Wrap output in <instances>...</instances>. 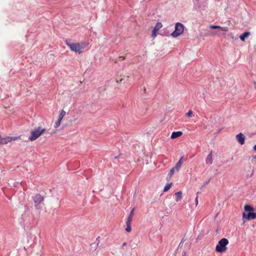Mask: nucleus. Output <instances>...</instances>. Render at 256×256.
<instances>
[{
  "instance_id": "obj_12",
  "label": "nucleus",
  "mask_w": 256,
  "mask_h": 256,
  "mask_svg": "<svg viewBox=\"0 0 256 256\" xmlns=\"http://www.w3.org/2000/svg\"><path fill=\"white\" fill-rule=\"evenodd\" d=\"M182 134V132L181 131L174 132L172 134L170 138L172 139L176 138Z\"/></svg>"
},
{
  "instance_id": "obj_15",
  "label": "nucleus",
  "mask_w": 256,
  "mask_h": 256,
  "mask_svg": "<svg viewBox=\"0 0 256 256\" xmlns=\"http://www.w3.org/2000/svg\"><path fill=\"white\" fill-rule=\"evenodd\" d=\"M176 196V202H179L180 201L182 198V192L181 191H180L178 192H177L175 194Z\"/></svg>"
},
{
  "instance_id": "obj_10",
  "label": "nucleus",
  "mask_w": 256,
  "mask_h": 256,
  "mask_svg": "<svg viewBox=\"0 0 256 256\" xmlns=\"http://www.w3.org/2000/svg\"><path fill=\"white\" fill-rule=\"evenodd\" d=\"M206 162L208 165H210L213 162L212 158V152H210V154L208 155L206 159Z\"/></svg>"
},
{
  "instance_id": "obj_23",
  "label": "nucleus",
  "mask_w": 256,
  "mask_h": 256,
  "mask_svg": "<svg viewBox=\"0 0 256 256\" xmlns=\"http://www.w3.org/2000/svg\"><path fill=\"white\" fill-rule=\"evenodd\" d=\"M126 230L128 232H130L132 230L131 224H126Z\"/></svg>"
},
{
  "instance_id": "obj_7",
  "label": "nucleus",
  "mask_w": 256,
  "mask_h": 256,
  "mask_svg": "<svg viewBox=\"0 0 256 256\" xmlns=\"http://www.w3.org/2000/svg\"><path fill=\"white\" fill-rule=\"evenodd\" d=\"M162 26V24L161 22H157L154 27V30L152 31V36L153 38H155L156 36L157 32L160 29Z\"/></svg>"
},
{
  "instance_id": "obj_26",
  "label": "nucleus",
  "mask_w": 256,
  "mask_h": 256,
  "mask_svg": "<svg viewBox=\"0 0 256 256\" xmlns=\"http://www.w3.org/2000/svg\"><path fill=\"white\" fill-rule=\"evenodd\" d=\"M196 205H197L198 204V197H196Z\"/></svg>"
},
{
  "instance_id": "obj_20",
  "label": "nucleus",
  "mask_w": 256,
  "mask_h": 256,
  "mask_svg": "<svg viewBox=\"0 0 256 256\" xmlns=\"http://www.w3.org/2000/svg\"><path fill=\"white\" fill-rule=\"evenodd\" d=\"M174 170H176V168L174 167L173 168H172L169 173H168V176L170 178L172 177V176L174 174Z\"/></svg>"
},
{
  "instance_id": "obj_22",
  "label": "nucleus",
  "mask_w": 256,
  "mask_h": 256,
  "mask_svg": "<svg viewBox=\"0 0 256 256\" xmlns=\"http://www.w3.org/2000/svg\"><path fill=\"white\" fill-rule=\"evenodd\" d=\"M192 110H188V112L186 114V116L188 118H192Z\"/></svg>"
},
{
  "instance_id": "obj_13",
  "label": "nucleus",
  "mask_w": 256,
  "mask_h": 256,
  "mask_svg": "<svg viewBox=\"0 0 256 256\" xmlns=\"http://www.w3.org/2000/svg\"><path fill=\"white\" fill-rule=\"evenodd\" d=\"M183 163V157H182L176 164L174 168L177 171H178Z\"/></svg>"
},
{
  "instance_id": "obj_16",
  "label": "nucleus",
  "mask_w": 256,
  "mask_h": 256,
  "mask_svg": "<svg viewBox=\"0 0 256 256\" xmlns=\"http://www.w3.org/2000/svg\"><path fill=\"white\" fill-rule=\"evenodd\" d=\"M66 114V112L62 110L60 111V114L58 115V120H62V118H64V116Z\"/></svg>"
},
{
  "instance_id": "obj_8",
  "label": "nucleus",
  "mask_w": 256,
  "mask_h": 256,
  "mask_svg": "<svg viewBox=\"0 0 256 256\" xmlns=\"http://www.w3.org/2000/svg\"><path fill=\"white\" fill-rule=\"evenodd\" d=\"M236 140L238 143L242 145L244 144L245 136L242 133H239L236 136Z\"/></svg>"
},
{
  "instance_id": "obj_4",
  "label": "nucleus",
  "mask_w": 256,
  "mask_h": 256,
  "mask_svg": "<svg viewBox=\"0 0 256 256\" xmlns=\"http://www.w3.org/2000/svg\"><path fill=\"white\" fill-rule=\"evenodd\" d=\"M32 200L34 203V206L36 209H40V204L44 202V197L40 194H36L32 196Z\"/></svg>"
},
{
  "instance_id": "obj_14",
  "label": "nucleus",
  "mask_w": 256,
  "mask_h": 256,
  "mask_svg": "<svg viewBox=\"0 0 256 256\" xmlns=\"http://www.w3.org/2000/svg\"><path fill=\"white\" fill-rule=\"evenodd\" d=\"M250 34V32H245L240 36V38L242 41L244 42L245 38L248 37Z\"/></svg>"
},
{
  "instance_id": "obj_18",
  "label": "nucleus",
  "mask_w": 256,
  "mask_h": 256,
  "mask_svg": "<svg viewBox=\"0 0 256 256\" xmlns=\"http://www.w3.org/2000/svg\"><path fill=\"white\" fill-rule=\"evenodd\" d=\"M172 186V183L168 184L164 188V192H166Z\"/></svg>"
},
{
  "instance_id": "obj_5",
  "label": "nucleus",
  "mask_w": 256,
  "mask_h": 256,
  "mask_svg": "<svg viewBox=\"0 0 256 256\" xmlns=\"http://www.w3.org/2000/svg\"><path fill=\"white\" fill-rule=\"evenodd\" d=\"M184 30V26L182 24L177 22L175 26V30L172 34L173 37H177L181 34Z\"/></svg>"
},
{
  "instance_id": "obj_1",
  "label": "nucleus",
  "mask_w": 256,
  "mask_h": 256,
  "mask_svg": "<svg viewBox=\"0 0 256 256\" xmlns=\"http://www.w3.org/2000/svg\"><path fill=\"white\" fill-rule=\"evenodd\" d=\"M64 42L71 51L78 52V54H81L83 50L89 44L88 42H74L70 40H66Z\"/></svg>"
},
{
  "instance_id": "obj_9",
  "label": "nucleus",
  "mask_w": 256,
  "mask_h": 256,
  "mask_svg": "<svg viewBox=\"0 0 256 256\" xmlns=\"http://www.w3.org/2000/svg\"><path fill=\"white\" fill-rule=\"evenodd\" d=\"M243 218H246L248 220H254L256 218V213L249 212L248 214H246L244 212L242 214Z\"/></svg>"
},
{
  "instance_id": "obj_3",
  "label": "nucleus",
  "mask_w": 256,
  "mask_h": 256,
  "mask_svg": "<svg viewBox=\"0 0 256 256\" xmlns=\"http://www.w3.org/2000/svg\"><path fill=\"white\" fill-rule=\"evenodd\" d=\"M228 244V240L226 238H222L218 242L216 247V250L220 253L225 252L227 250L226 246Z\"/></svg>"
},
{
  "instance_id": "obj_28",
  "label": "nucleus",
  "mask_w": 256,
  "mask_h": 256,
  "mask_svg": "<svg viewBox=\"0 0 256 256\" xmlns=\"http://www.w3.org/2000/svg\"><path fill=\"white\" fill-rule=\"evenodd\" d=\"M253 149L255 152H256V144L254 146Z\"/></svg>"
},
{
  "instance_id": "obj_27",
  "label": "nucleus",
  "mask_w": 256,
  "mask_h": 256,
  "mask_svg": "<svg viewBox=\"0 0 256 256\" xmlns=\"http://www.w3.org/2000/svg\"><path fill=\"white\" fill-rule=\"evenodd\" d=\"M126 244H126V242H124V243L122 244V246H126Z\"/></svg>"
},
{
  "instance_id": "obj_24",
  "label": "nucleus",
  "mask_w": 256,
  "mask_h": 256,
  "mask_svg": "<svg viewBox=\"0 0 256 256\" xmlns=\"http://www.w3.org/2000/svg\"><path fill=\"white\" fill-rule=\"evenodd\" d=\"M134 208H133V209L131 210V212H130V214L129 216H132V217H133V216H134Z\"/></svg>"
},
{
  "instance_id": "obj_19",
  "label": "nucleus",
  "mask_w": 256,
  "mask_h": 256,
  "mask_svg": "<svg viewBox=\"0 0 256 256\" xmlns=\"http://www.w3.org/2000/svg\"><path fill=\"white\" fill-rule=\"evenodd\" d=\"M61 122H62V120L58 119V120L57 121H56L54 123V128H58L60 126Z\"/></svg>"
},
{
  "instance_id": "obj_21",
  "label": "nucleus",
  "mask_w": 256,
  "mask_h": 256,
  "mask_svg": "<svg viewBox=\"0 0 256 256\" xmlns=\"http://www.w3.org/2000/svg\"><path fill=\"white\" fill-rule=\"evenodd\" d=\"M132 216H128L127 220H126V224H131L132 220Z\"/></svg>"
},
{
  "instance_id": "obj_6",
  "label": "nucleus",
  "mask_w": 256,
  "mask_h": 256,
  "mask_svg": "<svg viewBox=\"0 0 256 256\" xmlns=\"http://www.w3.org/2000/svg\"><path fill=\"white\" fill-rule=\"evenodd\" d=\"M18 139V137L7 136L6 138H2L0 135V144H6Z\"/></svg>"
},
{
  "instance_id": "obj_2",
  "label": "nucleus",
  "mask_w": 256,
  "mask_h": 256,
  "mask_svg": "<svg viewBox=\"0 0 256 256\" xmlns=\"http://www.w3.org/2000/svg\"><path fill=\"white\" fill-rule=\"evenodd\" d=\"M46 130L41 127L35 128L31 131L30 136L28 138V140L30 141H34L41 136L45 132Z\"/></svg>"
},
{
  "instance_id": "obj_17",
  "label": "nucleus",
  "mask_w": 256,
  "mask_h": 256,
  "mask_svg": "<svg viewBox=\"0 0 256 256\" xmlns=\"http://www.w3.org/2000/svg\"><path fill=\"white\" fill-rule=\"evenodd\" d=\"M244 209L246 211L249 212H251L254 210V208L249 205H246L244 207Z\"/></svg>"
},
{
  "instance_id": "obj_25",
  "label": "nucleus",
  "mask_w": 256,
  "mask_h": 256,
  "mask_svg": "<svg viewBox=\"0 0 256 256\" xmlns=\"http://www.w3.org/2000/svg\"><path fill=\"white\" fill-rule=\"evenodd\" d=\"M120 58H121L122 60H124L125 58L123 56H120Z\"/></svg>"
},
{
  "instance_id": "obj_11",
  "label": "nucleus",
  "mask_w": 256,
  "mask_h": 256,
  "mask_svg": "<svg viewBox=\"0 0 256 256\" xmlns=\"http://www.w3.org/2000/svg\"><path fill=\"white\" fill-rule=\"evenodd\" d=\"M210 28L212 29L219 28L224 32H228V29L227 27H222L219 26L210 25Z\"/></svg>"
}]
</instances>
